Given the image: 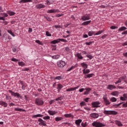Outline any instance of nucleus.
Returning a JSON list of instances; mask_svg holds the SVG:
<instances>
[{"label": "nucleus", "instance_id": "nucleus-13", "mask_svg": "<svg viewBox=\"0 0 127 127\" xmlns=\"http://www.w3.org/2000/svg\"><path fill=\"white\" fill-rule=\"evenodd\" d=\"M48 113L49 114V115H50V116H54V115H56V114L57 113V112L55 111H52L51 110H49L48 111Z\"/></svg>", "mask_w": 127, "mask_h": 127}, {"label": "nucleus", "instance_id": "nucleus-9", "mask_svg": "<svg viewBox=\"0 0 127 127\" xmlns=\"http://www.w3.org/2000/svg\"><path fill=\"white\" fill-rule=\"evenodd\" d=\"M9 36L7 35H3L2 37V40H4L5 42H8L9 41Z\"/></svg>", "mask_w": 127, "mask_h": 127}, {"label": "nucleus", "instance_id": "nucleus-35", "mask_svg": "<svg viewBox=\"0 0 127 127\" xmlns=\"http://www.w3.org/2000/svg\"><path fill=\"white\" fill-rule=\"evenodd\" d=\"M7 31L8 33H9V34H10L11 35H12V36L14 37L15 35L12 33V31L11 30H8Z\"/></svg>", "mask_w": 127, "mask_h": 127}, {"label": "nucleus", "instance_id": "nucleus-48", "mask_svg": "<svg viewBox=\"0 0 127 127\" xmlns=\"http://www.w3.org/2000/svg\"><path fill=\"white\" fill-rule=\"evenodd\" d=\"M86 57H87V58H89V59H93V57L91 55H87Z\"/></svg>", "mask_w": 127, "mask_h": 127}, {"label": "nucleus", "instance_id": "nucleus-41", "mask_svg": "<svg viewBox=\"0 0 127 127\" xmlns=\"http://www.w3.org/2000/svg\"><path fill=\"white\" fill-rule=\"evenodd\" d=\"M110 101L111 102H117V98H115V97H112L110 99Z\"/></svg>", "mask_w": 127, "mask_h": 127}, {"label": "nucleus", "instance_id": "nucleus-6", "mask_svg": "<svg viewBox=\"0 0 127 127\" xmlns=\"http://www.w3.org/2000/svg\"><path fill=\"white\" fill-rule=\"evenodd\" d=\"M101 103L99 101L93 102L91 103L92 108H100L101 106Z\"/></svg>", "mask_w": 127, "mask_h": 127}, {"label": "nucleus", "instance_id": "nucleus-47", "mask_svg": "<svg viewBox=\"0 0 127 127\" xmlns=\"http://www.w3.org/2000/svg\"><path fill=\"white\" fill-rule=\"evenodd\" d=\"M74 68H76V65L75 66H72L69 69H68L67 71L69 72V71H71L72 69H74Z\"/></svg>", "mask_w": 127, "mask_h": 127}, {"label": "nucleus", "instance_id": "nucleus-53", "mask_svg": "<svg viewBox=\"0 0 127 127\" xmlns=\"http://www.w3.org/2000/svg\"><path fill=\"white\" fill-rule=\"evenodd\" d=\"M111 29H116L117 28H118V26H112L110 27Z\"/></svg>", "mask_w": 127, "mask_h": 127}, {"label": "nucleus", "instance_id": "nucleus-42", "mask_svg": "<svg viewBox=\"0 0 127 127\" xmlns=\"http://www.w3.org/2000/svg\"><path fill=\"white\" fill-rule=\"evenodd\" d=\"M44 17L46 18V19H47V20H48V21H51V19H52L48 16H44Z\"/></svg>", "mask_w": 127, "mask_h": 127}, {"label": "nucleus", "instance_id": "nucleus-56", "mask_svg": "<svg viewBox=\"0 0 127 127\" xmlns=\"http://www.w3.org/2000/svg\"><path fill=\"white\" fill-rule=\"evenodd\" d=\"M0 20H3V21H4L5 19L4 16H0Z\"/></svg>", "mask_w": 127, "mask_h": 127}, {"label": "nucleus", "instance_id": "nucleus-57", "mask_svg": "<svg viewBox=\"0 0 127 127\" xmlns=\"http://www.w3.org/2000/svg\"><path fill=\"white\" fill-rule=\"evenodd\" d=\"M123 108H127V101L126 103H124L123 104Z\"/></svg>", "mask_w": 127, "mask_h": 127}, {"label": "nucleus", "instance_id": "nucleus-28", "mask_svg": "<svg viewBox=\"0 0 127 127\" xmlns=\"http://www.w3.org/2000/svg\"><path fill=\"white\" fill-rule=\"evenodd\" d=\"M0 105L3 106L5 108L7 107V103L2 101L0 103Z\"/></svg>", "mask_w": 127, "mask_h": 127}, {"label": "nucleus", "instance_id": "nucleus-52", "mask_svg": "<svg viewBox=\"0 0 127 127\" xmlns=\"http://www.w3.org/2000/svg\"><path fill=\"white\" fill-rule=\"evenodd\" d=\"M92 43H93V42H86L85 43V44L86 45H91V44H92Z\"/></svg>", "mask_w": 127, "mask_h": 127}, {"label": "nucleus", "instance_id": "nucleus-38", "mask_svg": "<svg viewBox=\"0 0 127 127\" xmlns=\"http://www.w3.org/2000/svg\"><path fill=\"white\" fill-rule=\"evenodd\" d=\"M18 64L19 66H21L22 67L24 66V65H25V64L23 63V62H19Z\"/></svg>", "mask_w": 127, "mask_h": 127}, {"label": "nucleus", "instance_id": "nucleus-25", "mask_svg": "<svg viewBox=\"0 0 127 127\" xmlns=\"http://www.w3.org/2000/svg\"><path fill=\"white\" fill-rule=\"evenodd\" d=\"M104 31H105V30L99 31L96 33L94 34V35H100V34H102V33H103V32H104Z\"/></svg>", "mask_w": 127, "mask_h": 127}, {"label": "nucleus", "instance_id": "nucleus-58", "mask_svg": "<svg viewBox=\"0 0 127 127\" xmlns=\"http://www.w3.org/2000/svg\"><path fill=\"white\" fill-rule=\"evenodd\" d=\"M121 101H126V98L124 97H120Z\"/></svg>", "mask_w": 127, "mask_h": 127}, {"label": "nucleus", "instance_id": "nucleus-31", "mask_svg": "<svg viewBox=\"0 0 127 127\" xmlns=\"http://www.w3.org/2000/svg\"><path fill=\"white\" fill-rule=\"evenodd\" d=\"M7 13H8V14H9L10 16L14 15V14H15V12H14L13 11H8Z\"/></svg>", "mask_w": 127, "mask_h": 127}, {"label": "nucleus", "instance_id": "nucleus-17", "mask_svg": "<svg viewBox=\"0 0 127 127\" xmlns=\"http://www.w3.org/2000/svg\"><path fill=\"white\" fill-rule=\"evenodd\" d=\"M32 0H21L19 1L20 3H26V2H31Z\"/></svg>", "mask_w": 127, "mask_h": 127}, {"label": "nucleus", "instance_id": "nucleus-27", "mask_svg": "<svg viewBox=\"0 0 127 127\" xmlns=\"http://www.w3.org/2000/svg\"><path fill=\"white\" fill-rule=\"evenodd\" d=\"M90 23H91V20L83 22L82 25H88V24H90Z\"/></svg>", "mask_w": 127, "mask_h": 127}, {"label": "nucleus", "instance_id": "nucleus-10", "mask_svg": "<svg viewBox=\"0 0 127 127\" xmlns=\"http://www.w3.org/2000/svg\"><path fill=\"white\" fill-rule=\"evenodd\" d=\"M90 117H91V118H93V119H98L99 115L97 113H92L90 114Z\"/></svg>", "mask_w": 127, "mask_h": 127}, {"label": "nucleus", "instance_id": "nucleus-15", "mask_svg": "<svg viewBox=\"0 0 127 127\" xmlns=\"http://www.w3.org/2000/svg\"><path fill=\"white\" fill-rule=\"evenodd\" d=\"M93 76H94V73L85 74L84 78H85V79H87V78H91Z\"/></svg>", "mask_w": 127, "mask_h": 127}, {"label": "nucleus", "instance_id": "nucleus-14", "mask_svg": "<svg viewBox=\"0 0 127 127\" xmlns=\"http://www.w3.org/2000/svg\"><path fill=\"white\" fill-rule=\"evenodd\" d=\"M63 88V85H62L61 84H58V93H60V91L61 90V89Z\"/></svg>", "mask_w": 127, "mask_h": 127}, {"label": "nucleus", "instance_id": "nucleus-5", "mask_svg": "<svg viewBox=\"0 0 127 127\" xmlns=\"http://www.w3.org/2000/svg\"><path fill=\"white\" fill-rule=\"evenodd\" d=\"M35 103L38 106H42L44 104V102L41 100V98H36Z\"/></svg>", "mask_w": 127, "mask_h": 127}, {"label": "nucleus", "instance_id": "nucleus-64", "mask_svg": "<svg viewBox=\"0 0 127 127\" xmlns=\"http://www.w3.org/2000/svg\"><path fill=\"white\" fill-rule=\"evenodd\" d=\"M123 55H124V56H125V57L127 58V53H124Z\"/></svg>", "mask_w": 127, "mask_h": 127}, {"label": "nucleus", "instance_id": "nucleus-23", "mask_svg": "<svg viewBox=\"0 0 127 127\" xmlns=\"http://www.w3.org/2000/svg\"><path fill=\"white\" fill-rule=\"evenodd\" d=\"M45 7V5L42 4H39L37 5V8H44Z\"/></svg>", "mask_w": 127, "mask_h": 127}, {"label": "nucleus", "instance_id": "nucleus-34", "mask_svg": "<svg viewBox=\"0 0 127 127\" xmlns=\"http://www.w3.org/2000/svg\"><path fill=\"white\" fill-rule=\"evenodd\" d=\"M19 82H20V84L22 86V90H24V83H23V81H21V80H20L19 81Z\"/></svg>", "mask_w": 127, "mask_h": 127}, {"label": "nucleus", "instance_id": "nucleus-39", "mask_svg": "<svg viewBox=\"0 0 127 127\" xmlns=\"http://www.w3.org/2000/svg\"><path fill=\"white\" fill-rule=\"evenodd\" d=\"M66 92H71V91H74V87L68 88L66 90Z\"/></svg>", "mask_w": 127, "mask_h": 127}, {"label": "nucleus", "instance_id": "nucleus-51", "mask_svg": "<svg viewBox=\"0 0 127 127\" xmlns=\"http://www.w3.org/2000/svg\"><path fill=\"white\" fill-rule=\"evenodd\" d=\"M46 35L47 36H51V34L49 33V32L46 31Z\"/></svg>", "mask_w": 127, "mask_h": 127}, {"label": "nucleus", "instance_id": "nucleus-18", "mask_svg": "<svg viewBox=\"0 0 127 127\" xmlns=\"http://www.w3.org/2000/svg\"><path fill=\"white\" fill-rule=\"evenodd\" d=\"M115 124L117 125L118 127H123L122 122H121L120 121H115Z\"/></svg>", "mask_w": 127, "mask_h": 127}, {"label": "nucleus", "instance_id": "nucleus-4", "mask_svg": "<svg viewBox=\"0 0 127 127\" xmlns=\"http://www.w3.org/2000/svg\"><path fill=\"white\" fill-rule=\"evenodd\" d=\"M60 41H62L63 42H68V41H67L65 39H58L57 40H53V41L51 42V44H56V43H59Z\"/></svg>", "mask_w": 127, "mask_h": 127}, {"label": "nucleus", "instance_id": "nucleus-33", "mask_svg": "<svg viewBox=\"0 0 127 127\" xmlns=\"http://www.w3.org/2000/svg\"><path fill=\"white\" fill-rule=\"evenodd\" d=\"M81 65H82V67L85 68V69H87V68H88V64H85V63H81Z\"/></svg>", "mask_w": 127, "mask_h": 127}, {"label": "nucleus", "instance_id": "nucleus-22", "mask_svg": "<svg viewBox=\"0 0 127 127\" xmlns=\"http://www.w3.org/2000/svg\"><path fill=\"white\" fill-rule=\"evenodd\" d=\"M81 123H82V120L81 119H79L75 121V124H76L77 126H80Z\"/></svg>", "mask_w": 127, "mask_h": 127}, {"label": "nucleus", "instance_id": "nucleus-30", "mask_svg": "<svg viewBox=\"0 0 127 127\" xmlns=\"http://www.w3.org/2000/svg\"><path fill=\"white\" fill-rule=\"evenodd\" d=\"M127 29V27L123 26L121 27L119 29V31H124V30H126Z\"/></svg>", "mask_w": 127, "mask_h": 127}, {"label": "nucleus", "instance_id": "nucleus-54", "mask_svg": "<svg viewBox=\"0 0 127 127\" xmlns=\"http://www.w3.org/2000/svg\"><path fill=\"white\" fill-rule=\"evenodd\" d=\"M54 27L55 28H62V26L61 25H55Z\"/></svg>", "mask_w": 127, "mask_h": 127}, {"label": "nucleus", "instance_id": "nucleus-29", "mask_svg": "<svg viewBox=\"0 0 127 127\" xmlns=\"http://www.w3.org/2000/svg\"><path fill=\"white\" fill-rule=\"evenodd\" d=\"M62 120H63L62 117H56L55 118L56 122H60V121H62Z\"/></svg>", "mask_w": 127, "mask_h": 127}, {"label": "nucleus", "instance_id": "nucleus-60", "mask_svg": "<svg viewBox=\"0 0 127 127\" xmlns=\"http://www.w3.org/2000/svg\"><path fill=\"white\" fill-rule=\"evenodd\" d=\"M86 90V92H90V91H91V89L90 88H86L85 89Z\"/></svg>", "mask_w": 127, "mask_h": 127}, {"label": "nucleus", "instance_id": "nucleus-12", "mask_svg": "<svg viewBox=\"0 0 127 127\" xmlns=\"http://www.w3.org/2000/svg\"><path fill=\"white\" fill-rule=\"evenodd\" d=\"M103 100L106 106H108V105H110L111 104V102H110V101H109V100H108V98L107 97H103Z\"/></svg>", "mask_w": 127, "mask_h": 127}, {"label": "nucleus", "instance_id": "nucleus-45", "mask_svg": "<svg viewBox=\"0 0 127 127\" xmlns=\"http://www.w3.org/2000/svg\"><path fill=\"white\" fill-rule=\"evenodd\" d=\"M35 42L36 43H38V44H40V45H42V44H43L42 42H41L40 41H39L38 40H36Z\"/></svg>", "mask_w": 127, "mask_h": 127}, {"label": "nucleus", "instance_id": "nucleus-8", "mask_svg": "<svg viewBox=\"0 0 127 127\" xmlns=\"http://www.w3.org/2000/svg\"><path fill=\"white\" fill-rule=\"evenodd\" d=\"M57 64L59 68H63L66 65V63L63 61H61L57 63Z\"/></svg>", "mask_w": 127, "mask_h": 127}, {"label": "nucleus", "instance_id": "nucleus-50", "mask_svg": "<svg viewBox=\"0 0 127 127\" xmlns=\"http://www.w3.org/2000/svg\"><path fill=\"white\" fill-rule=\"evenodd\" d=\"M63 99L62 97H59L58 98L56 99V101H61Z\"/></svg>", "mask_w": 127, "mask_h": 127}, {"label": "nucleus", "instance_id": "nucleus-49", "mask_svg": "<svg viewBox=\"0 0 127 127\" xmlns=\"http://www.w3.org/2000/svg\"><path fill=\"white\" fill-rule=\"evenodd\" d=\"M44 120H50V117L49 116H45L43 117Z\"/></svg>", "mask_w": 127, "mask_h": 127}, {"label": "nucleus", "instance_id": "nucleus-62", "mask_svg": "<svg viewBox=\"0 0 127 127\" xmlns=\"http://www.w3.org/2000/svg\"><path fill=\"white\" fill-rule=\"evenodd\" d=\"M122 34L123 35H125V34H127V31H125L122 32Z\"/></svg>", "mask_w": 127, "mask_h": 127}, {"label": "nucleus", "instance_id": "nucleus-46", "mask_svg": "<svg viewBox=\"0 0 127 127\" xmlns=\"http://www.w3.org/2000/svg\"><path fill=\"white\" fill-rule=\"evenodd\" d=\"M122 82V78H119V80L115 82V84H119V83H121Z\"/></svg>", "mask_w": 127, "mask_h": 127}, {"label": "nucleus", "instance_id": "nucleus-24", "mask_svg": "<svg viewBox=\"0 0 127 127\" xmlns=\"http://www.w3.org/2000/svg\"><path fill=\"white\" fill-rule=\"evenodd\" d=\"M14 111L17 112H25V110H23L19 108H15Z\"/></svg>", "mask_w": 127, "mask_h": 127}, {"label": "nucleus", "instance_id": "nucleus-40", "mask_svg": "<svg viewBox=\"0 0 127 127\" xmlns=\"http://www.w3.org/2000/svg\"><path fill=\"white\" fill-rule=\"evenodd\" d=\"M77 56L78 59H83V57H82V55H81L80 54L77 53Z\"/></svg>", "mask_w": 127, "mask_h": 127}, {"label": "nucleus", "instance_id": "nucleus-21", "mask_svg": "<svg viewBox=\"0 0 127 127\" xmlns=\"http://www.w3.org/2000/svg\"><path fill=\"white\" fill-rule=\"evenodd\" d=\"M55 12H57V10H56L55 9L49 10L48 11V13H54Z\"/></svg>", "mask_w": 127, "mask_h": 127}, {"label": "nucleus", "instance_id": "nucleus-11", "mask_svg": "<svg viewBox=\"0 0 127 127\" xmlns=\"http://www.w3.org/2000/svg\"><path fill=\"white\" fill-rule=\"evenodd\" d=\"M82 20H89L90 19V15H85L82 17Z\"/></svg>", "mask_w": 127, "mask_h": 127}, {"label": "nucleus", "instance_id": "nucleus-20", "mask_svg": "<svg viewBox=\"0 0 127 127\" xmlns=\"http://www.w3.org/2000/svg\"><path fill=\"white\" fill-rule=\"evenodd\" d=\"M42 117H43V115H41V114H37L36 115H33L32 116L33 118H42Z\"/></svg>", "mask_w": 127, "mask_h": 127}, {"label": "nucleus", "instance_id": "nucleus-37", "mask_svg": "<svg viewBox=\"0 0 127 127\" xmlns=\"http://www.w3.org/2000/svg\"><path fill=\"white\" fill-rule=\"evenodd\" d=\"M94 33H95V31H89L88 32V36H92L93 34H94Z\"/></svg>", "mask_w": 127, "mask_h": 127}, {"label": "nucleus", "instance_id": "nucleus-3", "mask_svg": "<svg viewBox=\"0 0 127 127\" xmlns=\"http://www.w3.org/2000/svg\"><path fill=\"white\" fill-rule=\"evenodd\" d=\"M8 92H9L11 95V96H13V97H17L18 99H22V96H20V94L17 92H14L10 90H8Z\"/></svg>", "mask_w": 127, "mask_h": 127}, {"label": "nucleus", "instance_id": "nucleus-61", "mask_svg": "<svg viewBox=\"0 0 127 127\" xmlns=\"http://www.w3.org/2000/svg\"><path fill=\"white\" fill-rule=\"evenodd\" d=\"M83 91H85V88H81L79 90V92L82 93Z\"/></svg>", "mask_w": 127, "mask_h": 127}, {"label": "nucleus", "instance_id": "nucleus-7", "mask_svg": "<svg viewBox=\"0 0 127 127\" xmlns=\"http://www.w3.org/2000/svg\"><path fill=\"white\" fill-rule=\"evenodd\" d=\"M38 122H39V126H43L44 127H47V125H46V122L45 121H43L42 119L39 118L38 119Z\"/></svg>", "mask_w": 127, "mask_h": 127}, {"label": "nucleus", "instance_id": "nucleus-19", "mask_svg": "<svg viewBox=\"0 0 127 127\" xmlns=\"http://www.w3.org/2000/svg\"><path fill=\"white\" fill-rule=\"evenodd\" d=\"M116 88H117L116 86H114L113 85H109L107 89H109V90H113V89H116Z\"/></svg>", "mask_w": 127, "mask_h": 127}, {"label": "nucleus", "instance_id": "nucleus-2", "mask_svg": "<svg viewBox=\"0 0 127 127\" xmlns=\"http://www.w3.org/2000/svg\"><path fill=\"white\" fill-rule=\"evenodd\" d=\"M92 127H106V124H104L100 122H94L92 124Z\"/></svg>", "mask_w": 127, "mask_h": 127}, {"label": "nucleus", "instance_id": "nucleus-26", "mask_svg": "<svg viewBox=\"0 0 127 127\" xmlns=\"http://www.w3.org/2000/svg\"><path fill=\"white\" fill-rule=\"evenodd\" d=\"M88 73H90V69H83V74H88Z\"/></svg>", "mask_w": 127, "mask_h": 127}, {"label": "nucleus", "instance_id": "nucleus-59", "mask_svg": "<svg viewBox=\"0 0 127 127\" xmlns=\"http://www.w3.org/2000/svg\"><path fill=\"white\" fill-rule=\"evenodd\" d=\"M89 100H90V98H86L84 99V101L86 102V103H88L89 102Z\"/></svg>", "mask_w": 127, "mask_h": 127}, {"label": "nucleus", "instance_id": "nucleus-36", "mask_svg": "<svg viewBox=\"0 0 127 127\" xmlns=\"http://www.w3.org/2000/svg\"><path fill=\"white\" fill-rule=\"evenodd\" d=\"M60 57V56L59 55H55V56H53L52 57V58H53V59H59V58Z\"/></svg>", "mask_w": 127, "mask_h": 127}, {"label": "nucleus", "instance_id": "nucleus-1", "mask_svg": "<svg viewBox=\"0 0 127 127\" xmlns=\"http://www.w3.org/2000/svg\"><path fill=\"white\" fill-rule=\"evenodd\" d=\"M103 114H104V115H106L107 116H109L110 115L115 116L116 115H118V112L113 110H104Z\"/></svg>", "mask_w": 127, "mask_h": 127}, {"label": "nucleus", "instance_id": "nucleus-44", "mask_svg": "<svg viewBox=\"0 0 127 127\" xmlns=\"http://www.w3.org/2000/svg\"><path fill=\"white\" fill-rule=\"evenodd\" d=\"M80 105L81 107H83V106L86 105V102H84V101H82V102H81L80 103Z\"/></svg>", "mask_w": 127, "mask_h": 127}, {"label": "nucleus", "instance_id": "nucleus-43", "mask_svg": "<svg viewBox=\"0 0 127 127\" xmlns=\"http://www.w3.org/2000/svg\"><path fill=\"white\" fill-rule=\"evenodd\" d=\"M55 79H56V80H61V79H62V76H57L55 78Z\"/></svg>", "mask_w": 127, "mask_h": 127}, {"label": "nucleus", "instance_id": "nucleus-16", "mask_svg": "<svg viewBox=\"0 0 127 127\" xmlns=\"http://www.w3.org/2000/svg\"><path fill=\"white\" fill-rule=\"evenodd\" d=\"M64 117L65 118H71L72 119H74V116L71 114H65Z\"/></svg>", "mask_w": 127, "mask_h": 127}, {"label": "nucleus", "instance_id": "nucleus-32", "mask_svg": "<svg viewBox=\"0 0 127 127\" xmlns=\"http://www.w3.org/2000/svg\"><path fill=\"white\" fill-rule=\"evenodd\" d=\"M111 95H112V96H118L119 95V92H118V91L113 92L111 93Z\"/></svg>", "mask_w": 127, "mask_h": 127}, {"label": "nucleus", "instance_id": "nucleus-63", "mask_svg": "<svg viewBox=\"0 0 127 127\" xmlns=\"http://www.w3.org/2000/svg\"><path fill=\"white\" fill-rule=\"evenodd\" d=\"M123 97L125 98V99H127V94H123Z\"/></svg>", "mask_w": 127, "mask_h": 127}, {"label": "nucleus", "instance_id": "nucleus-55", "mask_svg": "<svg viewBox=\"0 0 127 127\" xmlns=\"http://www.w3.org/2000/svg\"><path fill=\"white\" fill-rule=\"evenodd\" d=\"M11 61H13L14 62H17V61H18V60L15 58H13L11 59Z\"/></svg>", "mask_w": 127, "mask_h": 127}]
</instances>
